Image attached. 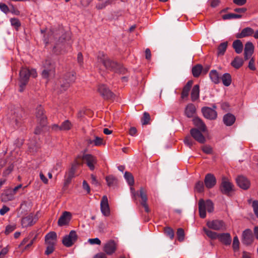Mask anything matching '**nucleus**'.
Returning <instances> with one entry per match:
<instances>
[{"label":"nucleus","instance_id":"obj_1","mask_svg":"<svg viewBox=\"0 0 258 258\" xmlns=\"http://www.w3.org/2000/svg\"><path fill=\"white\" fill-rule=\"evenodd\" d=\"M43 108L39 105L36 108L35 115L38 125L35 129L34 133L39 135L41 133L42 128L47 124V118L44 114Z\"/></svg>","mask_w":258,"mask_h":258},{"label":"nucleus","instance_id":"obj_2","mask_svg":"<svg viewBox=\"0 0 258 258\" xmlns=\"http://www.w3.org/2000/svg\"><path fill=\"white\" fill-rule=\"evenodd\" d=\"M97 62L102 63L104 67L108 70H116V68L118 67V64L109 58L107 55L103 52H99L97 56Z\"/></svg>","mask_w":258,"mask_h":258},{"label":"nucleus","instance_id":"obj_3","mask_svg":"<svg viewBox=\"0 0 258 258\" xmlns=\"http://www.w3.org/2000/svg\"><path fill=\"white\" fill-rule=\"evenodd\" d=\"M206 210L209 213H211L214 211L213 202L211 200L205 201L203 199H200L199 201V211L201 218H205L206 217Z\"/></svg>","mask_w":258,"mask_h":258},{"label":"nucleus","instance_id":"obj_4","mask_svg":"<svg viewBox=\"0 0 258 258\" xmlns=\"http://www.w3.org/2000/svg\"><path fill=\"white\" fill-rule=\"evenodd\" d=\"M43 70L42 72V76L43 78L48 79L49 77L53 76L55 73V64L50 58H47L43 62Z\"/></svg>","mask_w":258,"mask_h":258},{"label":"nucleus","instance_id":"obj_5","mask_svg":"<svg viewBox=\"0 0 258 258\" xmlns=\"http://www.w3.org/2000/svg\"><path fill=\"white\" fill-rule=\"evenodd\" d=\"M37 76L35 69L29 70L26 68H22L19 73V81H23L28 83L30 76L36 78Z\"/></svg>","mask_w":258,"mask_h":258},{"label":"nucleus","instance_id":"obj_6","mask_svg":"<svg viewBox=\"0 0 258 258\" xmlns=\"http://www.w3.org/2000/svg\"><path fill=\"white\" fill-rule=\"evenodd\" d=\"M38 218L37 215L30 213L21 219V225L23 228H27L33 226L37 221Z\"/></svg>","mask_w":258,"mask_h":258},{"label":"nucleus","instance_id":"obj_7","mask_svg":"<svg viewBox=\"0 0 258 258\" xmlns=\"http://www.w3.org/2000/svg\"><path fill=\"white\" fill-rule=\"evenodd\" d=\"M78 239L77 233L74 230H72L69 234L65 236L62 239L63 244L67 247L72 246Z\"/></svg>","mask_w":258,"mask_h":258},{"label":"nucleus","instance_id":"obj_8","mask_svg":"<svg viewBox=\"0 0 258 258\" xmlns=\"http://www.w3.org/2000/svg\"><path fill=\"white\" fill-rule=\"evenodd\" d=\"M97 91L104 99H110L114 97L113 93L104 84L98 85Z\"/></svg>","mask_w":258,"mask_h":258},{"label":"nucleus","instance_id":"obj_9","mask_svg":"<svg viewBox=\"0 0 258 258\" xmlns=\"http://www.w3.org/2000/svg\"><path fill=\"white\" fill-rule=\"evenodd\" d=\"M75 73L71 72L67 73L65 75V81L66 83L61 85V91L66 90L70 86V84L73 83L76 80Z\"/></svg>","mask_w":258,"mask_h":258},{"label":"nucleus","instance_id":"obj_10","mask_svg":"<svg viewBox=\"0 0 258 258\" xmlns=\"http://www.w3.org/2000/svg\"><path fill=\"white\" fill-rule=\"evenodd\" d=\"M100 210L102 214L106 217L110 214V210L108 203V198L106 196H103L100 202Z\"/></svg>","mask_w":258,"mask_h":258},{"label":"nucleus","instance_id":"obj_11","mask_svg":"<svg viewBox=\"0 0 258 258\" xmlns=\"http://www.w3.org/2000/svg\"><path fill=\"white\" fill-rule=\"evenodd\" d=\"M233 185L227 179L223 178L220 186L221 192L225 195H229L233 190Z\"/></svg>","mask_w":258,"mask_h":258},{"label":"nucleus","instance_id":"obj_12","mask_svg":"<svg viewBox=\"0 0 258 258\" xmlns=\"http://www.w3.org/2000/svg\"><path fill=\"white\" fill-rule=\"evenodd\" d=\"M84 160L86 161V164L90 170H93L95 169L94 164L97 163L96 157L94 156L86 154H84L82 158L81 157V160ZM81 161V160H80Z\"/></svg>","mask_w":258,"mask_h":258},{"label":"nucleus","instance_id":"obj_13","mask_svg":"<svg viewBox=\"0 0 258 258\" xmlns=\"http://www.w3.org/2000/svg\"><path fill=\"white\" fill-rule=\"evenodd\" d=\"M116 248V243L113 240H110L104 244L103 250L107 254L111 255L115 252Z\"/></svg>","mask_w":258,"mask_h":258},{"label":"nucleus","instance_id":"obj_14","mask_svg":"<svg viewBox=\"0 0 258 258\" xmlns=\"http://www.w3.org/2000/svg\"><path fill=\"white\" fill-rule=\"evenodd\" d=\"M190 134L191 137L197 142L201 144H204L206 142V138L201 133L197 128H193L190 131Z\"/></svg>","mask_w":258,"mask_h":258},{"label":"nucleus","instance_id":"obj_15","mask_svg":"<svg viewBox=\"0 0 258 258\" xmlns=\"http://www.w3.org/2000/svg\"><path fill=\"white\" fill-rule=\"evenodd\" d=\"M139 196L141 199V204L144 208L146 212L149 213L150 209L147 204L148 198L146 190L143 187L140 188Z\"/></svg>","mask_w":258,"mask_h":258},{"label":"nucleus","instance_id":"obj_16","mask_svg":"<svg viewBox=\"0 0 258 258\" xmlns=\"http://www.w3.org/2000/svg\"><path fill=\"white\" fill-rule=\"evenodd\" d=\"M202 112L204 116L209 119H215L216 118L217 112L213 109L209 107H204L202 108Z\"/></svg>","mask_w":258,"mask_h":258},{"label":"nucleus","instance_id":"obj_17","mask_svg":"<svg viewBox=\"0 0 258 258\" xmlns=\"http://www.w3.org/2000/svg\"><path fill=\"white\" fill-rule=\"evenodd\" d=\"M208 227L216 230L226 229L224 223L221 220H213L207 222Z\"/></svg>","mask_w":258,"mask_h":258},{"label":"nucleus","instance_id":"obj_18","mask_svg":"<svg viewBox=\"0 0 258 258\" xmlns=\"http://www.w3.org/2000/svg\"><path fill=\"white\" fill-rule=\"evenodd\" d=\"M237 185L243 189H248L250 185L249 180L245 177L240 175L236 178Z\"/></svg>","mask_w":258,"mask_h":258},{"label":"nucleus","instance_id":"obj_19","mask_svg":"<svg viewBox=\"0 0 258 258\" xmlns=\"http://www.w3.org/2000/svg\"><path fill=\"white\" fill-rule=\"evenodd\" d=\"M253 240V236L252 231L247 229L245 230L242 233V242L246 245L250 244Z\"/></svg>","mask_w":258,"mask_h":258},{"label":"nucleus","instance_id":"obj_20","mask_svg":"<svg viewBox=\"0 0 258 258\" xmlns=\"http://www.w3.org/2000/svg\"><path fill=\"white\" fill-rule=\"evenodd\" d=\"M204 183L207 188H212L216 184V179L213 174L208 173L205 176Z\"/></svg>","mask_w":258,"mask_h":258},{"label":"nucleus","instance_id":"obj_21","mask_svg":"<svg viewBox=\"0 0 258 258\" xmlns=\"http://www.w3.org/2000/svg\"><path fill=\"white\" fill-rule=\"evenodd\" d=\"M56 241L57 235L55 232H50L45 236V243L46 245H55L56 243Z\"/></svg>","mask_w":258,"mask_h":258},{"label":"nucleus","instance_id":"obj_22","mask_svg":"<svg viewBox=\"0 0 258 258\" xmlns=\"http://www.w3.org/2000/svg\"><path fill=\"white\" fill-rule=\"evenodd\" d=\"M71 218V214L69 212L65 211L59 217L58 220V225L60 226H64L69 224Z\"/></svg>","mask_w":258,"mask_h":258},{"label":"nucleus","instance_id":"obj_23","mask_svg":"<svg viewBox=\"0 0 258 258\" xmlns=\"http://www.w3.org/2000/svg\"><path fill=\"white\" fill-rule=\"evenodd\" d=\"M255 32L254 30L250 27H246L242 30L240 33H237L236 35L237 38H242L248 36H250L254 35Z\"/></svg>","mask_w":258,"mask_h":258},{"label":"nucleus","instance_id":"obj_24","mask_svg":"<svg viewBox=\"0 0 258 258\" xmlns=\"http://www.w3.org/2000/svg\"><path fill=\"white\" fill-rule=\"evenodd\" d=\"M15 194L10 189L5 190L1 195V200L3 202L12 201L14 199Z\"/></svg>","mask_w":258,"mask_h":258},{"label":"nucleus","instance_id":"obj_25","mask_svg":"<svg viewBox=\"0 0 258 258\" xmlns=\"http://www.w3.org/2000/svg\"><path fill=\"white\" fill-rule=\"evenodd\" d=\"M254 46L250 42H247L245 44L244 54L245 59H248L253 52Z\"/></svg>","mask_w":258,"mask_h":258},{"label":"nucleus","instance_id":"obj_26","mask_svg":"<svg viewBox=\"0 0 258 258\" xmlns=\"http://www.w3.org/2000/svg\"><path fill=\"white\" fill-rule=\"evenodd\" d=\"M81 156H78L75 161L73 164L72 165V166L71 168L70 169V171H69L67 176L70 177V178H73L74 177L76 166L80 165L82 164V162H81Z\"/></svg>","mask_w":258,"mask_h":258},{"label":"nucleus","instance_id":"obj_27","mask_svg":"<svg viewBox=\"0 0 258 258\" xmlns=\"http://www.w3.org/2000/svg\"><path fill=\"white\" fill-rule=\"evenodd\" d=\"M218 239L226 245H229L231 242V237L228 233L219 234Z\"/></svg>","mask_w":258,"mask_h":258},{"label":"nucleus","instance_id":"obj_28","mask_svg":"<svg viewBox=\"0 0 258 258\" xmlns=\"http://www.w3.org/2000/svg\"><path fill=\"white\" fill-rule=\"evenodd\" d=\"M192 121L194 125L199 128V130L202 132H205L207 131L206 124L201 118L195 117L193 119Z\"/></svg>","mask_w":258,"mask_h":258},{"label":"nucleus","instance_id":"obj_29","mask_svg":"<svg viewBox=\"0 0 258 258\" xmlns=\"http://www.w3.org/2000/svg\"><path fill=\"white\" fill-rule=\"evenodd\" d=\"M193 82L191 80L188 81L185 85L183 87L181 94V97L182 99L187 98L189 95V92L192 85Z\"/></svg>","mask_w":258,"mask_h":258},{"label":"nucleus","instance_id":"obj_30","mask_svg":"<svg viewBox=\"0 0 258 258\" xmlns=\"http://www.w3.org/2000/svg\"><path fill=\"white\" fill-rule=\"evenodd\" d=\"M196 111L195 106L192 103H189L186 106L184 112L187 117L190 118L194 116Z\"/></svg>","mask_w":258,"mask_h":258},{"label":"nucleus","instance_id":"obj_31","mask_svg":"<svg viewBox=\"0 0 258 258\" xmlns=\"http://www.w3.org/2000/svg\"><path fill=\"white\" fill-rule=\"evenodd\" d=\"M200 97V86L199 85H195L192 90L190 95L191 100L194 102L199 99Z\"/></svg>","mask_w":258,"mask_h":258},{"label":"nucleus","instance_id":"obj_32","mask_svg":"<svg viewBox=\"0 0 258 258\" xmlns=\"http://www.w3.org/2000/svg\"><path fill=\"white\" fill-rule=\"evenodd\" d=\"M235 121V116L230 113L225 114L223 117L224 123L227 126L232 125Z\"/></svg>","mask_w":258,"mask_h":258},{"label":"nucleus","instance_id":"obj_33","mask_svg":"<svg viewBox=\"0 0 258 258\" xmlns=\"http://www.w3.org/2000/svg\"><path fill=\"white\" fill-rule=\"evenodd\" d=\"M232 46L237 53L239 54L242 52L243 46L242 42L240 40L237 39L234 41Z\"/></svg>","mask_w":258,"mask_h":258},{"label":"nucleus","instance_id":"obj_34","mask_svg":"<svg viewBox=\"0 0 258 258\" xmlns=\"http://www.w3.org/2000/svg\"><path fill=\"white\" fill-rule=\"evenodd\" d=\"M107 185L109 187H113L117 184V179L112 175H109L105 177Z\"/></svg>","mask_w":258,"mask_h":258},{"label":"nucleus","instance_id":"obj_35","mask_svg":"<svg viewBox=\"0 0 258 258\" xmlns=\"http://www.w3.org/2000/svg\"><path fill=\"white\" fill-rule=\"evenodd\" d=\"M243 64V60L239 56H236L233 60L231 62V66L235 69H238L240 68Z\"/></svg>","mask_w":258,"mask_h":258},{"label":"nucleus","instance_id":"obj_36","mask_svg":"<svg viewBox=\"0 0 258 258\" xmlns=\"http://www.w3.org/2000/svg\"><path fill=\"white\" fill-rule=\"evenodd\" d=\"M228 46V42H224L218 46L217 48V55L218 56L223 55L227 49Z\"/></svg>","mask_w":258,"mask_h":258},{"label":"nucleus","instance_id":"obj_37","mask_svg":"<svg viewBox=\"0 0 258 258\" xmlns=\"http://www.w3.org/2000/svg\"><path fill=\"white\" fill-rule=\"evenodd\" d=\"M223 85L225 86H229L232 82L231 76L229 73H225L221 78Z\"/></svg>","mask_w":258,"mask_h":258},{"label":"nucleus","instance_id":"obj_38","mask_svg":"<svg viewBox=\"0 0 258 258\" xmlns=\"http://www.w3.org/2000/svg\"><path fill=\"white\" fill-rule=\"evenodd\" d=\"M210 77L215 84H218L220 82L221 78L220 77L218 72L216 70H212L210 72Z\"/></svg>","mask_w":258,"mask_h":258},{"label":"nucleus","instance_id":"obj_39","mask_svg":"<svg viewBox=\"0 0 258 258\" xmlns=\"http://www.w3.org/2000/svg\"><path fill=\"white\" fill-rule=\"evenodd\" d=\"M203 67L201 64H197L194 66L192 69V73L195 77H198L202 71Z\"/></svg>","mask_w":258,"mask_h":258},{"label":"nucleus","instance_id":"obj_40","mask_svg":"<svg viewBox=\"0 0 258 258\" xmlns=\"http://www.w3.org/2000/svg\"><path fill=\"white\" fill-rule=\"evenodd\" d=\"M72 124L69 120H66L60 125V131H69L71 129Z\"/></svg>","mask_w":258,"mask_h":258},{"label":"nucleus","instance_id":"obj_41","mask_svg":"<svg viewBox=\"0 0 258 258\" xmlns=\"http://www.w3.org/2000/svg\"><path fill=\"white\" fill-rule=\"evenodd\" d=\"M124 177L130 186H133L134 184V178L131 173L127 171L125 172Z\"/></svg>","mask_w":258,"mask_h":258},{"label":"nucleus","instance_id":"obj_42","mask_svg":"<svg viewBox=\"0 0 258 258\" xmlns=\"http://www.w3.org/2000/svg\"><path fill=\"white\" fill-rule=\"evenodd\" d=\"M204 230L206 235L210 238L212 239H215L217 238L218 239L219 234L217 233V232L208 230L206 228H204Z\"/></svg>","mask_w":258,"mask_h":258},{"label":"nucleus","instance_id":"obj_43","mask_svg":"<svg viewBox=\"0 0 258 258\" xmlns=\"http://www.w3.org/2000/svg\"><path fill=\"white\" fill-rule=\"evenodd\" d=\"M242 17L240 14H235L233 13H229L223 15L222 18L223 20L240 19Z\"/></svg>","mask_w":258,"mask_h":258},{"label":"nucleus","instance_id":"obj_44","mask_svg":"<svg viewBox=\"0 0 258 258\" xmlns=\"http://www.w3.org/2000/svg\"><path fill=\"white\" fill-rule=\"evenodd\" d=\"M164 233L166 236H168L171 239H173L174 236L173 230L170 227H167L164 228Z\"/></svg>","mask_w":258,"mask_h":258},{"label":"nucleus","instance_id":"obj_45","mask_svg":"<svg viewBox=\"0 0 258 258\" xmlns=\"http://www.w3.org/2000/svg\"><path fill=\"white\" fill-rule=\"evenodd\" d=\"M150 120V115L148 112H144L141 121L143 125L148 124Z\"/></svg>","mask_w":258,"mask_h":258},{"label":"nucleus","instance_id":"obj_46","mask_svg":"<svg viewBox=\"0 0 258 258\" xmlns=\"http://www.w3.org/2000/svg\"><path fill=\"white\" fill-rule=\"evenodd\" d=\"M94 145L95 146H100L102 145H104V142L103 138L95 136L94 140H93Z\"/></svg>","mask_w":258,"mask_h":258},{"label":"nucleus","instance_id":"obj_47","mask_svg":"<svg viewBox=\"0 0 258 258\" xmlns=\"http://www.w3.org/2000/svg\"><path fill=\"white\" fill-rule=\"evenodd\" d=\"M177 236L179 241H182L184 238V232L182 228H178L177 231Z\"/></svg>","mask_w":258,"mask_h":258},{"label":"nucleus","instance_id":"obj_48","mask_svg":"<svg viewBox=\"0 0 258 258\" xmlns=\"http://www.w3.org/2000/svg\"><path fill=\"white\" fill-rule=\"evenodd\" d=\"M204 184L201 181L197 182L195 185V189L199 192H201L204 191Z\"/></svg>","mask_w":258,"mask_h":258},{"label":"nucleus","instance_id":"obj_49","mask_svg":"<svg viewBox=\"0 0 258 258\" xmlns=\"http://www.w3.org/2000/svg\"><path fill=\"white\" fill-rule=\"evenodd\" d=\"M11 25L18 29L21 26V23L17 18H12L10 20Z\"/></svg>","mask_w":258,"mask_h":258},{"label":"nucleus","instance_id":"obj_50","mask_svg":"<svg viewBox=\"0 0 258 258\" xmlns=\"http://www.w3.org/2000/svg\"><path fill=\"white\" fill-rule=\"evenodd\" d=\"M239 242L237 236L233 238L232 247L234 251H236L239 249Z\"/></svg>","mask_w":258,"mask_h":258},{"label":"nucleus","instance_id":"obj_51","mask_svg":"<svg viewBox=\"0 0 258 258\" xmlns=\"http://www.w3.org/2000/svg\"><path fill=\"white\" fill-rule=\"evenodd\" d=\"M184 142L185 144L188 146L189 148H191V147L194 144V142L192 139L189 136H187L185 138L184 140Z\"/></svg>","mask_w":258,"mask_h":258},{"label":"nucleus","instance_id":"obj_52","mask_svg":"<svg viewBox=\"0 0 258 258\" xmlns=\"http://www.w3.org/2000/svg\"><path fill=\"white\" fill-rule=\"evenodd\" d=\"M54 250V245H47L46 249L45 251V254L49 255L52 253Z\"/></svg>","mask_w":258,"mask_h":258},{"label":"nucleus","instance_id":"obj_53","mask_svg":"<svg viewBox=\"0 0 258 258\" xmlns=\"http://www.w3.org/2000/svg\"><path fill=\"white\" fill-rule=\"evenodd\" d=\"M14 166L11 164L9 166V167L4 171L3 173V175L4 176H8L13 170Z\"/></svg>","mask_w":258,"mask_h":258},{"label":"nucleus","instance_id":"obj_54","mask_svg":"<svg viewBox=\"0 0 258 258\" xmlns=\"http://www.w3.org/2000/svg\"><path fill=\"white\" fill-rule=\"evenodd\" d=\"M88 242L91 244H97V245H100L101 244V241L98 238H90L88 239Z\"/></svg>","mask_w":258,"mask_h":258},{"label":"nucleus","instance_id":"obj_55","mask_svg":"<svg viewBox=\"0 0 258 258\" xmlns=\"http://www.w3.org/2000/svg\"><path fill=\"white\" fill-rule=\"evenodd\" d=\"M113 71L120 74H125L127 71L123 66L118 64V67H117L116 70H114Z\"/></svg>","mask_w":258,"mask_h":258},{"label":"nucleus","instance_id":"obj_56","mask_svg":"<svg viewBox=\"0 0 258 258\" xmlns=\"http://www.w3.org/2000/svg\"><path fill=\"white\" fill-rule=\"evenodd\" d=\"M19 91L20 92H23L25 89L26 86L28 84L26 82L19 81Z\"/></svg>","mask_w":258,"mask_h":258},{"label":"nucleus","instance_id":"obj_57","mask_svg":"<svg viewBox=\"0 0 258 258\" xmlns=\"http://www.w3.org/2000/svg\"><path fill=\"white\" fill-rule=\"evenodd\" d=\"M252 207L255 215L258 218V201H254L252 203Z\"/></svg>","mask_w":258,"mask_h":258},{"label":"nucleus","instance_id":"obj_58","mask_svg":"<svg viewBox=\"0 0 258 258\" xmlns=\"http://www.w3.org/2000/svg\"><path fill=\"white\" fill-rule=\"evenodd\" d=\"M202 150L204 153L207 154H211L212 152V148L208 145L204 146L202 147Z\"/></svg>","mask_w":258,"mask_h":258},{"label":"nucleus","instance_id":"obj_59","mask_svg":"<svg viewBox=\"0 0 258 258\" xmlns=\"http://www.w3.org/2000/svg\"><path fill=\"white\" fill-rule=\"evenodd\" d=\"M248 68L252 71H254L256 69L254 65V59L253 57L249 61Z\"/></svg>","mask_w":258,"mask_h":258},{"label":"nucleus","instance_id":"obj_60","mask_svg":"<svg viewBox=\"0 0 258 258\" xmlns=\"http://www.w3.org/2000/svg\"><path fill=\"white\" fill-rule=\"evenodd\" d=\"M91 182L92 184H94L96 186L99 185V182H98V180L97 179L96 177L94 175H93V174L91 175Z\"/></svg>","mask_w":258,"mask_h":258},{"label":"nucleus","instance_id":"obj_61","mask_svg":"<svg viewBox=\"0 0 258 258\" xmlns=\"http://www.w3.org/2000/svg\"><path fill=\"white\" fill-rule=\"evenodd\" d=\"M15 229V227L13 226L8 225L6 227L5 230V233L6 234H9L12 231H13Z\"/></svg>","mask_w":258,"mask_h":258},{"label":"nucleus","instance_id":"obj_62","mask_svg":"<svg viewBox=\"0 0 258 258\" xmlns=\"http://www.w3.org/2000/svg\"><path fill=\"white\" fill-rule=\"evenodd\" d=\"M10 208L6 206H3L2 208L0 209V214L4 215L6 213L9 211Z\"/></svg>","mask_w":258,"mask_h":258},{"label":"nucleus","instance_id":"obj_63","mask_svg":"<svg viewBox=\"0 0 258 258\" xmlns=\"http://www.w3.org/2000/svg\"><path fill=\"white\" fill-rule=\"evenodd\" d=\"M83 187L84 189H85L87 191L88 194L90 193V188L89 184H88V183L87 182V181L86 180H84L83 182Z\"/></svg>","mask_w":258,"mask_h":258},{"label":"nucleus","instance_id":"obj_64","mask_svg":"<svg viewBox=\"0 0 258 258\" xmlns=\"http://www.w3.org/2000/svg\"><path fill=\"white\" fill-rule=\"evenodd\" d=\"M8 252V249L7 247L3 248L0 252V258H4Z\"/></svg>","mask_w":258,"mask_h":258}]
</instances>
